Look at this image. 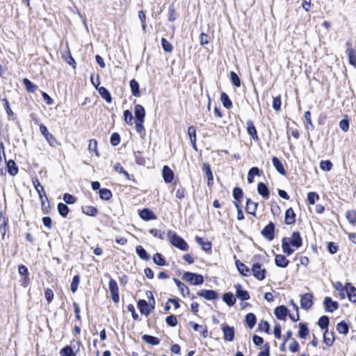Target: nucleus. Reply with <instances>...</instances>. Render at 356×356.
<instances>
[{
    "label": "nucleus",
    "instance_id": "1",
    "mask_svg": "<svg viewBox=\"0 0 356 356\" xmlns=\"http://www.w3.org/2000/svg\"><path fill=\"white\" fill-rule=\"evenodd\" d=\"M170 243L175 247L183 251H187L189 248L188 243L174 231L169 230L167 234Z\"/></svg>",
    "mask_w": 356,
    "mask_h": 356
},
{
    "label": "nucleus",
    "instance_id": "2",
    "mask_svg": "<svg viewBox=\"0 0 356 356\" xmlns=\"http://www.w3.org/2000/svg\"><path fill=\"white\" fill-rule=\"evenodd\" d=\"M183 278L193 285H200L204 282L202 275L193 273L186 272L183 275Z\"/></svg>",
    "mask_w": 356,
    "mask_h": 356
},
{
    "label": "nucleus",
    "instance_id": "3",
    "mask_svg": "<svg viewBox=\"0 0 356 356\" xmlns=\"http://www.w3.org/2000/svg\"><path fill=\"white\" fill-rule=\"evenodd\" d=\"M40 131L41 134L45 138L49 145L51 147H56L58 143L55 137L49 132L47 128L44 124L40 125Z\"/></svg>",
    "mask_w": 356,
    "mask_h": 356
},
{
    "label": "nucleus",
    "instance_id": "4",
    "mask_svg": "<svg viewBox=\"0 0 356 356\" xmlns=\"http://www.w3.org/2000/svg\"><path fill=\"white\" fill-rule=\"evenodd\" d=\"M108 288L111 294V298L115 303H118L120 300L119 289L117 282L113 279H110Z\"/></svg>",
    "mask_w": 356,
    "mask_h": 356
},
{
    "label": "nucleus",
    "instance_id": "5",
    "mask_svg": "<svg viewBox=\"0 0 356 356\" xmlns=\"http://www.w3.org/2000/svg\"><path fill=\"white\" fill-rule=\"evenodd\" d=\"M252 272L254 277L259 280H263L266 277V270L259 263H255L252 266Z\"/></svg>",
    "mask_w": 356,
    "mask_h": 356
},
{
    "label": "nucleus",
    "instance_id": "6",
    "mask_svg": "<svg viewBox=\"0 0 356 356\" xmlns=\"http://www.w3.org/2000/svg\"><path fill=\"white\" fill-rule=\"evenodd\" d=\"M300 305L303 309H309L313 305V295L309 293L302 295L300 298Z\"/></svg>",
    "mask_w": 356,
    "mask_h": 356
},
{
    "label": "nucleus",
    "instance_id": "7",
    "mask_svg": "<svg viewBox=\"0 0 356 356\" xmlns=\"http://www.w3.org/2000/svg\"><path fill=\"white\" fill-rule=\"evenodd\" d=\"M323 305L325 310L327 312H333L337 310L339 307V304L337 302L334 301L330 297H325L323 301Z\"/></svg>",
    "mask_w": 356,
    "mask_h": 356
},
{
    "label": "nucleus",
    "instance_id": "8",
    "mask_svg": "<svg viewBox=\"0 0 356 356\" xmlns=\"http://www.w3.org/2000/svg\"><path fill=\"white\" fill-rule=\"evenodd\" d=\"M223 332V339L227 341H233L234 339V328L233 327L224 325L222 326Z\"/></svg>",
    "mask_w": 356,
    "mask_h": 356
},
{
    "label": "nucleus",
    "instance_id": "9",
    "mask_svg": "<svg viewBox=\"0 0 356 356\" xmlns=\"http://www.w3.org/2000/svg\"><path fill=\"white\" fill-rule=\"evenodd\" d=\"M275 225L271 222L267 225L261 231L262 235L269 241L274 238Z\"/></svg>",
    "mask_w": 356,
    "mask_h": 356
},
{
    "label": "nucleus",
    "instance_id": "10",
    "mask_svg": "<svg viewBox=\"0 0 356 356\" xmlns=\"http://www.w3.org/2000/svg\"><path fill=\"white\" fill-rule=\"evenodd\" d=\"M345 291L346 292L348 300L352 302H355L356 288L354 287L350 283H347L345 286Z\"/></svg>",
    "mask_w": 356,
    "mask_h": 356
},
{
    "label": "nucleus",
    "instance_id": "11",
    "mask_svg": "<svg viewBox=\"0 0 356 356\" xmlns=\"http://www.w3.org/2000/svg\"><path fill=\"white\" fill-rule=\"evenodd\" d=\"M197 295L209 300H213L218 298L217 292L213 290H200L197 292Z\"/></svg>",
    "mask_w": 356,
    "mask_h": 356
},
{
    "label": "nucleus",
    "instance_id": "12",
    "mask_svg": "<svg viewBox=\"0 0 356 356\" xmlns=\"http://www.w3.org/2000/svg\"><path fill=\"white\" fill-rule=\"evenodd\" d=\"M202 171L204 172L205 176L207 179L208 186H211L213 184V176L211 169V166L208 163H203Z\"/></svg>",
    "mask_w": 356,
    "mask_h": 356
},
{
    "label": "nucleus",
    "instance_id": "13",
    "mask_svg": "<svg viewBox=\"0 0 356 356\" xmlns=\"http://www.w3.org/2000/svg\"><path fill=\"white\" fill-rule=\"evenodd\" d=\"M140 217L144 220H156V216L155 213L149 209H143L139 213Z\"/></svg>",
    "mask_w": 356,
    "mask_h": 356
},
{
    "label": "nucleus",
    "instance_id": "14",
    "mask_svg": "<svg viewBox=\"0 0 356 356\" xmlns=\"http://www.w3.org/2000/svg\"><path fill=\"white\" fill-rule=\"evenodd\" d=\"M236 289V296L238 298L242 300H247L250 298L249 293L247 291L243 290L242 289V286L239 284H237L234 286Z\"/></svg>",
    "mask_w": 356,
    "mask_h": 356
},
{
    "label": "nucleus",
    "instance_id": "15",
    "mask_svg": "<svg viewBox=\"0 0 356 356\" xmlns=\"http://www.w3.org/2000/svg\"><path fill=\"white\" fill-rule=\"evenodd\" d=\"M162 175L165 183H171L174 178V172L167 165H164L162 170Z\"/></svg>",
    "mask_w": 356,
    "mask_h": 356
},
{
    "label": "nucleus",
    "instance_id": "16",
    "mask_svg": "<svg viewBox=\"0 0 356 356\" xmlns=\"http://www.w3.org/2000/svg\"><path fill=\"white\" fill-rule=\"evenodd\" d=\"M291 244L296 248H299L302 245V238L298 232H294L292 233L291 237L289 238Z\"/></svg>",
    "mask_w": 356,
    "mask_h": 356
},
{
    "label": "nucleus",
    "instance_id": "17",
    "mask_svg": "<svg viewBox=\"0 0 356 356\" xmlns=\"http://www.w3.org/2000/svg\"><path fill=\"white\" fill-rule=\"evenodd\" d=\"M138 307L142 314L148 316L152 312V308L145 300H140L138 302Z\"/></svg>",
    "mask_w": 356,
    "mask_h": 356
},
{
    "label": "nucleus",
    "instance_id": "18",
    "mask_svg": "<svg viewBox=\"0 0 356 356\" xmlns=\"http://www.w3.org/2000/svg\"><path fill=\"white\" fill-rule=\"evenodd\" d=\"M284 220L286 225H292L295 223L296 214L292 208H289L285 211Z\"/></svg>",
    "mask_w": 356,
    "mask_h": 356
},
{
    "label": "nucleus",
    "instance_id": "19",
    "mask_svg": "<svg viewBox=\"0 0 356 356\" xmlns=\"http://www.w3.org/2000/svg\"><path fill=\"white\" fill-rule=\"evenodd\" d=\"M274 314L278 319L284 320L288 314V309L285 306H279L275 308Z\"/></svg>",
    "mask_w": 356,
    "mask_h": 356
},
{
    "label": "nucleus",
    "instance_id": "20",
    "mask_svg": "<svg viewBox=\"0 0 356 356\" xmlns=\"http://www.w3.org/2000/svg\"><path fill=\"white\" fill-rule=\"evenodd\" d=\"M135 120H144L145 116V111L143 106L136 104L134 107Z\"/></svg>",
    "mask_w": 356,
    "mask_h": 356
},
{
    "label": "nucleus",
    "instance_id": "21",
    "mask_svg": "<svg viewBox=\"0 0 356 356\" xmlns=\"http://www.w3.org/2000/svg\"><path fill=\"white\" fill-rule=\"evenodd\" d=\"M275 264L280 268H286L289 264V261L282 254H277L275 258Z\"/></svg>",
    "mask_w": 356,
    "mask_h": 356
},
{
    "label": "nucleus",
    "instance_id": "22",
    "mask_svg": "<svg viewBox=\"0 0 356 356\" xmlns=\"http://www.w3.org/2000/svg\"><path fill=\"white\" fill-rule=\"evenodd\" d=\"M290 240L289 238H284L282 241V248L284 253L291 255L293 253L294 250L290 248Z\"/></svg>",
    "mask_w": 356,
    "mask_h": 356
},
{
    "label": "nucleus",
    "instance_id": "23",
    "mask_svg": "<svg viewBox=\"0 0 356 356\" xmlns=\"http://www.w3.org/2000/svg\"><path fill=\"white\" fill-rule=\"evenodd\" d=\"M6 168L8 173L12 176H15L18 173V168L13 159L6 162Z\"/></svg>",
    "mask_w": 356,
    "mask_h": 356
},
{
    "label": "nucleus",
    "instance_id": "24",
    "mask_svg": "<svg viewBox=\"0 0 356 356\" xmlns=\"http://www.w3.org/2000/svg\"><path fill=\"white\" fill-rule=\"evenodd\" d=\"M188 134L193 149L197 150L196 145V130L194 127L191 126L188 129Z\"/></svg>",
    "mask_w": 356,
    "mask_h": 356
},
{
    "label": "nucleus",
    "instance_id": "25",
    "mask_svg": "<svg viewBox=\"0 0 356 356\" xmlns=\"http://www.w3.org/2000/svg\"><path fill=\"white\" fill-rule=\"evenodd\" d=\"M257 191L260 195H261L265 199H268L269 197V191L268 187L265 184L260 182L257 186Z\"/></svg>",
    "mask_w": 356,
    "mask_h": 356
},
{
    "label": "nucleus",
    "instance_id": "26",
    "mask_svg": "<svg viewBox=\"0 0 356 356\" xmlns=\"http://www.w3.org/2000/svg\"><path fill=\"white\" fill-rule=\"evenodd\" d=\"M236 266L238 268V270L243 276H249L250 275V270L249 269V268L247 267L244 264H243L240 261H236Z\"/></svg>",
    "mask_w": 356,
    "mask_h": 356
},
{
    "label": "nucleus",
    "instance_id": "27",
    "mask_svg": "<svg viewBox=\"0 0 356 356\" xmlns=\"http://www.w3.org/2000/svg\"><path fill=\"white\" fill-rule=\"evenodd\" d=\"M258 204L252 201L250 198L246 200V211L252 215H254L257 209Z\"/></svg>",
    "mask_w": 356,
    "mask_h": 356
},
{
    "label": "nucleus",
    "instance_id": "28",
    "mask_svg": "<svg viewBox=\"0 0 356 356\" xmlns=\"http://www.w3.org/2000/svg\"><path fill=\"white\" fill-rule=\"evenodd\" d=\"M272 162L274 168L277 170L278 172H280L282 175H285L286 171L283 167L282 163L276 156H273L272 159Z\"/></svg>",
    "mask_w": 356,
    "mask_h": 356
},
{
    "label": "nucleus",
    "instance_id": "29",
    "mask_svg": "<svg viewBox=\"0 0 356 356\" xmlns=\"http://www.w3.org/2000/svg\"><path fill=\"white\" fill-rule=\"evenodd\" d=\"M98 92L100 95V96L104 99L108 103H111L112 101V97L111 96L110 92L108 90L104 88V87H99L97 88Z\"/></svg>",
    "mask_w": 356,
    "mask_h": 356
},
{
    "label": "nucleus",
    "instance_id": "30",
    "mask_svg": "<svg viewBox=\"0 0 356 356\" xmlns=\"http://www.w3.org/2000/svg\"><path fill=\"white\" fill-rule=\"evenodd\" d=\"M175 282L180 293L184 297H186L189 295V289L184 283H182L181 281L177 279H175Z\"/></svg>",
    "mask_w": 356,
    "mask_h": 356
},
{
    "label": "nucleus",
    "instance_id": "31",
    "mask_svg": "<svg viewBox=\"0 0 356 356\" xmlns=\"http://www.w3.org/2000/svg\"><path fill=\"white\" fill-rule=\"evenodd\" d=\"M245 323L250 329L254 327L257 323L256 316L252 313H249L245 316Z\"/></svg>",
    "mask_w": 356,
    "mask_h": 356
},
{
    "label": "nucleus",
    "instance_id": "32",
    "mask_svg": "<svg viewBox=\"0 0 356 356\" xmlns=\"http://www.w3.org/2000/svg\"><path fill=\"white\" fill-rule=\"evenodd\" d=\"M18 272L21 275L24 276V285L26 286L25 284H28L29 280V273L28 268L24 265L21 264L18 266Z\"/></svg>",
    "mask_w": 356,
    "mask_h": 356
},
{
    "label": "nucleus",
    "instance_id": "33",
    "mask_svg": "<svg viewBox=\"0 0 356 356\" xmlns=\"http://www.w3.org/2000/svg\"><path fill=\"white\" fill-rule=\"evenodd\" d=\"M348 61L350 65L356 68V51L355 49L349 48L347 49Z\"/></svg>",
    "mask_w": 356,
    "mask_h": 356
},
{
    "label": "nucleus",
    "instance_id": "34",
    "mask_svg": "<svg viewBox=\"0 0 356 356\" xmlns=\"http://www.w3.org/2000/svg\"><path fill=\"white\" fill-rule=\"evenodd\" d=\"M136 252L140 259L145 260V261H147L149 259V254L146 252V250L141 245L136 246Z\"/></svg>",
    "mask_w": 356,
    "mask_h": 356
},
{
    "label": "nucleus",
    "instance_id": "35",
    "mask_svg": "<svg viewBox=\"0 0 356 356\" xmlns=\"http://www.w3.org/2000/svg\"><path fill=\"white\" fill-rule=\"evenodd\" d=\"M82 212L90 216H95L97 213V209L93 206H85L81 208Z\"/></svg>",
    "mask_w": 356,
    "mask_h": 356
},
{
    "label": "nucleus",
    "instance_id": "36",
    "mask_svg": "<svg viewBox=\"0 0 356 356\" xmlns=\"http://www.w3.org/2000/svg\"><path fill=\"white\" fill-rule=\"evenodd\" d=\"M222 300L229 306H233L236 302L234 295L230 292L224 293Z\"/></svg>",
    "mask_w": 356,
    "mask_h": 356
},
{
    "label": "nucleus",
    "instance_id": "37",
    "mask_svg": "<svg viewBox=\"0 0 356 356\" xmlns=\"http://www.w3.org/2000/svg\"><path fill=\"white\" fill-rule=\"evenodd\" d=\"M143 339L146 343L153 346L158 345L160 343L159 338L148 334L143 335Z\"/></svg>",
    "mask_w": 356,
    "mask_h": 356
},
{
    "label": "nucleus",
    "instance_id": "38",
    "mask_svg": "<svg viewBox=\"0 0 356 356\" xmlns=\"http://www.w3.org/2000/svg\"><path fill=\"white\" fill-rule=\"evenodd\" d=\"M129 85H130L132 95L135 97H140V90H139L138 83L135 79H132V80H131Z\"/></svg>",
    "mask_w": 356,
    "mask_h": 356
},
{
    "label": "nucleus",
    "instance_id": "39",
    "mask_svg": "<svg viewBox=\"0 0 356 356\" xmlns=\"http://www.w3.org/2000/svg\"><path fill=\"white\" fill-rule=\"evenodd\" d=\"M247 125L248 133L252 137L253 139H258L257 130L253 122L252 121H248Z\"/></svg>",
    "mask_w": 356,
    "mask_h": 356
},
{
    "label": "nucleus",
    "instance_id": "40",
    "mask_svg": "<svg viewBox=\"0 0 356 356\" xmlns=\"http://www.w3.org/2000/svg\"><path fill=\"white\" fill-rule=\"evenodd\" d=\"M33 185L35 186V190L37 191L38 193V196L40 199H42V196H44L45 198L47 200V197L45 195L44 187L40 184L39 181L36 179L35 181H33Z\"/></svg>",
    "mask_w": 356,
    "mask_h": 356
},
{
    "label": "nucleus",
    "instance_id": "41",
    "mask_svg": "<svg viewBox=\"0 0 356 356\" xmlns=\"http://www.w3.org/2000/svg\"><path fill=\"white\" fill-rule=\"evenodd\" d=\"M334 339L332 332H328V330H326L323 334V340H324L325 343L327 346H330L332 345V343L334 342Z\"/></svg>",
    "mask_w": 356,
    "mask_h": 356
},
{
    "label": "nucleus",
    "instance_id": "42",
    "mask_svg": "<svg viewBox=\"0 0 356 356\" xmlns=\"http://www.w3.org/2000/svg\"><path fill=\"white\" fill-rule=\"evenodd\" d=\"M309 334V330L306 324L300 323L299 324L298 335L301 339H305Z\"/></svg>",
    "mask_w": 356,
    "mask_h": 356
},
{
    "label": "nucleus",
    "instance_id": "43",
    "mask_svg": "<svg viewBox=\"0 0 356 356\" xmlns=\"http://www.w3.org/2000/svg\"><path fill=\"white\" fill-rule=\"evenodd\" d=\"M99 193L100 198L104 200H108L112 197L111 191L107 188L99 189Z\"/></svg>",
    "mask_w": 356,
    "mask_h": 356
},
{
    "label": "nucleus",
    "instance_id": "44",
    "mask_svg": "<svg viewBox=\"0 0 356 356\" xmlns=\"http://www.w3.org/2000/svg\"><path fill=\"white\" fill-rule=\"evenodd\" d=\"M337 330L340 334H346L348 332V325L346 322L341 321L337 325Z\"/></svg>",
    "mask_w": 356,
    "mask_h": 356
},
{
    "label": "nucleus",
    "instance_id": "45",
    "mask_svg": "<svg viewBox=\"0 0 356 356\" xmlns=\"http://www.w3.org/2000/svg\"><path fill=\"white\" fill-rule=\"evenodd\" d=\"M259 175V169L257 167L251 168L248 172V181L249 183L253 181L254 176Z\"/></svg>",
    "mask_w": 356,
    "mask_h": 356
},
{
    "label": "nucleus",
    "instance_id": "46",
    "mask_svg": "<svg viewBox=\"0 0 356 356\" xmlns=\"http://www.w3.org/2000/svg\"><path fill=\"white\" fill-rule=\"evenodd\" d=\"M58 211L61 216L66 217L69 213V208L65 204L60 202L58 204Z\"/></svg>",
    "mask_w": 356,
    "mask_h": 356
},
{
    "label": "nucleus",
    "instance_id": "47",
    "mask_svg": "<svg viewBox=\"0 0 356 356\" xmlns=\"http://www.w3.org/2000/svg\"><path fill=\"white\" fill-rule=\"evenodd\" d=\"M329 317L327 316H323L319 318L318 321V325L322 330H324L327 328L329 325Z\"/></svg>",
    "mask_w": 356,
    "mask_h": 356
},
{
    "label": "nucleus",
    "instance_id": "48",
    "mask_svg": "<svg viewBox=\"0 0 356 356\" xmlns=\"http://www.w3.org/2000/svg\"><path fill=\"white\" fill-rule=\"evenodd\" d=\"M220 99L223 106L225 108H229L232 106V101L230 100L229 96L225 92H222L221 94Z\"/></svg>",
    "mask_w": 356,
    "mask_h": 356
},
{
    "label": "nucleus",
    "instance_id": "49",
    "mask_svg": "<svg viewBox=\"0 0 356 356\" xmlns=\"http://www.w3.org/2000/svg\"><path fill=\"white\" fill-rule=\"evenodd\" d=\"M346 217L350 223L353 225L356 224V211H348L346 213Z\"/></svg>",
    "mask_w": 356,
    "mask_h": 356
},
{
    "label": "nucleus",
    "instance_id": "50",
    "mask_svg": "<svg viewBox=\"0 0 356 356\" xmlns=\"http://www.w3.org/2000/svg\"><path fill=\"white\" fill-rule=\"evenodd\" d=\"M153 261L158 266H163L165 265V261L160 253H156L154 255Z\"/></svg>",
    "mask_w": 356,
    "mask_h": 356
},
{
    "label": "nucleus",
    "instance_id": "51",
    "mask_svg": "<svg viewBox=\"0 0 356 356\" xmlns=\"http://www.w3.org/2000/svg\"><path fill=\"white\" fill-rule=\"evenodd\" d=\"M195 241L202 246L204 250H210L211 248V243L209 242H204L203 238L201 237L196 236Z\"/></svg>",
    "mask_w": 356,
    "mask_h": 356
},
{
    "label": "nucleus",
    "instance_id": "52",
    "mask_svg": "<svg viewBox=\"0 0 356 356\" xmlns=\"http://www.w3.org/2000/svg\"><path fill=\"white\" fill-rule=\"evenodd\" d=\"M319 200V195L316 192H309L307 194V201L309 204H314Z\"/></svg>",
    "mask_w": 356,
    "mask_h": 356
},
{
    "label": "nucleus",
    "instance_id": "53",
    "mask_svg": "<svg viewBox=\"0 0 356 356\" xmlns=\"http://www.w3.org/2000/svg\"><path fill=\"white\" fill-rule=\"evenodd\" d=\"M304 117L305 118V120H306V124H305V127L307 129H310V130H312L314 129V127L312 122V120H311V113L309 111H306L305 113V115H304Z\"/></svg>",
    "mask_w": 356,
    "mask_h": 356
},
{
    "label": "nucleus",
    "instance_id": "54",
    "mask_svg": "<svg viewBox=\"0 0 356 356\" xmlns=\"http://www.w3.org/2000/svg\"><path fill=\"white\" fill-rule=\"evenodd\" d=\"M24 84L26 88V90L30 92H34L37 88V86L33 84L30 80L28 79H24Z\"/></svg>",
    "mask_w": 356,
    "mask_h": 356
},
{
    "label": "nucleus",
    "instance_id": "55",
    "mask_svg": "<svg viewBox=\"0 0 356 356\" xmlns=\"http://www.w3.org/2000/svg\"><path fill=\"white\" fill-rule=\"evenodd\" d=\"M79 281L80 277L79 275L74 276L71 283V291L72 293H75L77 291Z\"/></svg>",
    "mask_w": 356,
    "mask_h": 356
},
{
    "label": "nucleus",
    "instance_id": "56",
    "mask_svg": "<svg viewBox=\"0 0 356 356\" xmlns=\"http://www.w3.org/2000/svg\"><path fill=\"white\" fill-rule=\"evenodd\" d=\"M161 45L165 51L171 52L172 51V44L164 38L161 39Z\"/></svg>",
    "mask_w": 356,
    "mask_h": 356
},
{
    "label": "nucleus",
    "instance_id": "57",
    "mask_svg": "<svg viewBox=\"0 0 356 356\" xmlns=\"http://www.w3.org/2000/svg\"><path fill=\"white\" fill-rule=\"evenodd\" d=\"M60 356H73V350L70 346H67L62 348L60 351Z\"/></svg>",
    "mask_w": 356,
    "mask_h": 356
},
{
    "label": "nucleus",
    "instance_id": "58",
    "mask_svg": "<svg viewBox=\"0 0 356 356\" xmlns=\"http://www.w3.org/2000/svg\"><path fill=\"white\" fill-rule=\"evenodd\" d=\"M230 78L234 86L239 87L241 86V80L234 72H230Z\"/></svg>",
    "mask_w": 356,
    "mask_h": 356
},
{
    "label": "nucleus",
    "instance_id": "59",
    "mask_svg": "<svg viewBox=\"0 0 356 356\" xmlns=\"http://www.w3.org/2000/svg\"><path fill=\"white\" fill-rule=\"evenodd\" d=\"M243 191L240 188H234L233 190V197L236 201H240L243 197Z\"/></svg>",
    "mask_w": 356,
    "mask_h": 356
},
{
    "label": "nucleus",
    "instance_id": "60",
    "mask_svg": "<svg viewBox=\"0 0 356 356\" xmlns=\"http://www.w3.org/2000/svg\"><path fill=\"white\" fill-rule=\"evenodd\" d=\"M165 321H166L167 324L171 327H174V326L177 325V317L172 314L168 316L166 318Z\"/></svg>",
    "mask_w": 356,
    "mask_h": 356
},
{
    "label": "nucleus",
    "instance_id": "61",
    "mask_svg": "<svg viewBox=\"0 0 356 356\" xmlns=\"http://www.w3.org/2000/svg\"><path fill=\"white\" fill-rule=\"evenodd\" d=\"M270 325L266 321H261L258 325V329L260 331L268 332Z\"/></svg>",
    "mask_w": 356,
    "mask_h": 356
},
{
    "label": "nucleus",
    "instance_id": "62",
    "mask_svg": "<svg viewBox=\"0 0 356 356\" xmlns=\"http://www.w3.org/2000/svg\"><path fill=\"white\" fill-rule=\"evenodd\" d=\"M332 167V163L328 160L322 161L320 163V168L323 170L330 171L331 170Z\"/></svg>",
    "mask_w": 356,
    "mask_h": 356
},
{
    "label": "nucleus",
    "instance_id": "63",
    "mask_svg": "<svg viewBox=\"0 0 356 356\" xmlns=\"http://www.w3.org/2000/svg\"><path fill=\"white\" fill-rule=\"evenodd\" d=\"M110 141L113 146L118 145L120 142V135L118 133H113Z\"/></svg>",
    "mask_w": 356,
    "mask_h": 356
},
{
    "label": "nucleus",
    "instance_id": "64",
    "mask_svg": "<svg viewBox=\"0 0 356 356\" xmlns=\"http://www.w3.org/2000/svg\"><path fill=\"white\" fill-rule=\"evenodd\" d=\"M63 200L67 204H74L76 202V197L70 193H65L63 195Z\"/></svg>",
    "mask_w": 356,
    "mask_h": 356
}]
</instances>
